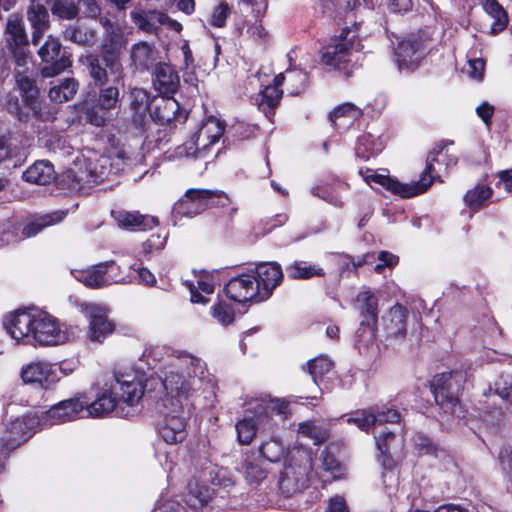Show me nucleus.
<instances>
[{
	"label": "nucleus",
	"instance_id": "338daca9",
	"mask_svg": "<svg viewBox=\"0 0 512 512\" xmlns=\"http://www.w3.org/2000/svg\"><path fill=\"white\" fill-rule=\"evenodd\" d=\"M494 390L497 395L507 400L512 405V376L501 375L494 383Z\"/></svg>",
	"mask_w": 512,
	"mask_h": 512
},
{
	"label": "nucleus",
	"instance_id": "4c0bfd02",
	"mask_svg": "<svg viewBox=\"0 0 512 512\" xmlns=\"http://www.w3.org/2000/svg\"><path fill=\"white\" fill-rule=\"evenodd\" d=\"M213 490L206 484L194 480L189 483L186 503L192 509H199L212 498Z\"/></svg>",
	"mask_w": 512,
	"mask_h": 512
},
{
	"label": "nucleus",
	"instance_id": "ddd939ff",
	"mask_svg": "<svg viewBox=\"0 0 512 512\" xmlns=\"http://www.w3.org/2000/svg\"><path fill=\"white\" fill-rule=\"evenodd\" d=\"M85 407L87 415L92 418L105 417L111 413H115L118 417L130 415V411H125L124 407L121 406L112 382L98 391L93 402L88 403L86 399Z\"/></svg>",
	"mask_w": 512,
	"mask_h": 512
},
{
	"label": "nucleus",
	"instance_id": "7ed1b4c3",
	"mask_svg": "<svg viewBox=\"0 0 512 512\" xmlns=\"http://www.w3.org/2000/svg\"><path fill=\"white\" fill-rule=\"evenodd\" d=\"M457 157L449 154L447 149L441 148L429 154L427 158L426 168L423 171L420 179L411 183L399 182L396 178L388 175L378 174L372 170L361 172L363 180L371 185L373 183L380 185L390 193L397 195L401 198H411L426 192L432 185L434 179L438 177L441 171V166L448 169L457 164Z\"/></svg>",
	"mask_w": 512,
	"mask_h": 512
},
{
	"label": "nucleus",
	"instance_id": "423d86ee",
	"mask_svg": "<svg viewBox=\"0 0 512 512\" xmlns=\"http://www.w3.org/2000/svg\"><path fill=\"white\" fill-rule=\"evenodd\" d=\"M465 382L462 371H450L438 374L432 381L435 401L445 413L456 414L460 409L458 395Z\"/></svg>",
	"mask_w": 512,
	"mask_h": 512
},
{
	"label": "nucleus",
	"instance_id": "2f4dec72",
	"mask_svg": "<svg viewBox=\"0 0 512 512\" xmlns=\"http://www.w3.org/2000/svg\"><path fill=\"white\" fill-rule=\"evenodd\" d=\"M71 274L76 280L90 288H102L108 286L103 263H99L87 269L72 270Z\"/></svg>",
	"mask_w": 512,
	"mask_h": 512
},
{
	"label": "nucleus",
	"instance_id": "f257e3e1",
	"mask_svg": "<svg viewBox=\"0 0 512 512\" xmlns=\"http://www.w3.org/2000/svg\"><path fill=\"white\" fill-rule=\"evenodd\" d=\"M7 333L17 343L58 346L69 342L74 334L70 326L40 309L16 310L3 320Z\"/></svg>",
	"mask_w": 512,
	"mask_h": 512
},
{
	"label": "nucleus",
	"instance_id": "9d476101",
	"mask_svg": "<svg viewBox=\"0 0 512 512\" xmlns=\"http://www.w3.org/2000/svg\"><path fill=\"white\" fill-rule=\"evenodd\" d=\"M160 416L158 432L161 438L170 445H176L187 436V420L185 407L156 405Z\"/></svg>",
	"mask_w": 512,
	"mask_h": 512
},
{
	"label": "nucleus",
	"instance_id": "58836bf2",
	"mask_svg": "<svg viewBox=\"0 0 512 512\" xmlns=\"http://www.w3.org/2000/svg\"><path fill=\"white\" fill-rule=\"evenodd\" d=\"M150 96L142 88H133L130 91V108L133 111V121L137 124L142 123L147 112L151 110Z\"/></svg>",
	"mask_w": 512,
	"mask_h": 512
},
{
	"label": "nucleus",
	"instance_id": "f8f14e48",
	"mask_svg": "<svg viewBox=\"0 0 512 512\" xmlns=\"http://www.w3.org/2000/svg\"><path fill=\"white\" fill-rule=\"evenodd\" d=\"M79 311L89 320L87 337L92 342H102L114 331V324L108 319V308L106 306L76 302Z\"/></svg>",
	"mask_w": 512,
	"mask_h": 512
},
{
	"label": "nucleus",
	"instance_id": "f03ea898",
	"mask_svg": "<svg viewBox=\"0 0 512 512\" xmlns=\"http://www.w3.org/2000/svg\"><path fill=\"white\" fill-rule=\"evenodd\" d=\"M207 374L205 362L196 356L183 354L174 359L160 371L163 393L157 405L186 408L191 395Z\"/></svg>",
	"mask_w": 512,
	"mask_h": 512
},
{
	"label": "nucleus",
	"instance_id": "c9c22d12",
	"mask_svg": "<svg viewBox=\"0 0 512 512\" xmlns=\"http://www.w3.org/2000/svg\"><path fill=\"white\" fill-rule=\"evenodd\" d=\"M115 219L119 226L127 229L146 230L157 225V220L154 217L136 212H118Z\"/></svg>",
	"mask_w": 512,
	"mask_h": 512
},
{
	"label": "nucleus",
	"instance_id": "2eb2a0df",
	"mask_svg": "<svg viewBox=\"0 0 512 512\" xmlns=\"http://www.w3.org/2000/svg\"><path fill=\"white\" fill-rule=\"evenodd\" d=\"M105 27V38L102 46V57L110 72L117 77L122 72V65L118 60V55L124 45L120 28L111 23L108 19H101Z\"/></svg>",
	"mask_w": 512,
	"mask_h": 512
},
{
	"label": "nucleus",
	"instance_id": "864d4df0",
	"mask_svg": "<svg viewBox=\"0 0 512 512\" xmlns=\"http://www.w3.org/2000/svg\"><path fill=\"white\" fill-rule=\"evenodd\" d=\"M395 436L392 432H384L375 436L376 445L382 455V465L385 469L392 470L394 468V461L389 457L390 452L389 443L394 440Z\"/></svg>",
	"mask_w": 512,
	"mask_h": 512
},
{
	"label": "nucleus",
	"instance_id": "13d9d810",
	"mask_svg": "<svg viewBox=\"0 0 512 512\" xmlns=\"http://www.w3.org/2000/svg\"><path fill=\"white\" fill-rule=\"evenodd\" d=\"M51 10L54 15L63 19H73L78 13L73 0H55Z\"/></svg>",
	"mask_w": 512,
	"mask_h": 512
},
{
	"label": "nucleus",
	"instance_id": "473e14b6",
	"mask_svg": "<svg viewBox=\"0 0 512 512\" xmlns=\"http://www.w3.org/2000/svg\"><path fill=\"white\" fill-rule=\"evenodd\" d=\"M25 181L39 185L50 184L56 178L53 165L48 161H37L24 173Z\"/></svg>",
	"mask_w": 512,
	"mask_h": 512
},
{
	"label": "nucleus",
	"instance_id": "a18cd8bd",
	"mask_svg": "<svg viewBox=\"0 0 512 512\" xmlns=\"http://www.w3.org/2000/svg\"><path fill=\"white\" fill-rule=\"evenodd\" d=\"M390 324L387 329L389 334L398 338L405 335L406 332V310L400 306L395 305L389 311Z\"/></svg>",
	"mask_w": 512,
	"mask_h": 512
},
{
	"label": "nucleus",
	"instance_id": "72a5a7b5",
	"mask_svg": "<svg viewBox=\"0 0 512 512\" xmlns=\"http://www.w3.org/2000/svg\"><path fill=\"white\" fill-rule=\"evenodd\" d=\"M66 213L55 211L50 214L42 215L27 222L21 231L22 239L30 238L40 233L44 228L61 222Z\"/></svg>",
	"mask_w": 512,
	"mask_h": 512
},
{
	"label": "nucleus",
	"instance_id": "a19ab883",
	"mask_svg": "<svg viewBox=\"0 0 512 512\" xmlns=\"http://www.w3.org/2000/svg\"><path fill=\"white\" fill-rule=\"evenodd\" d=\"M492 193L493 190L491 187L484 184H477L467 191L464 196V202L471 210L476 211L485 204L492 196Z\"/></svg>",
	"mask_w": 512,
	"mask_h": 512
},
{
	"label": "nucleus",
	"instance_id": "39448f33",
	"mask_svg": "<svg viewBox=\"0 0 512 512\" xmlns=\"http://www.w3.org/2000/svg\"><path fill=\"white\" fill-rule=\"evenodd\" d=\"M360 50V40L355 32L342 31L338 38L324 48L321 61L329 68L344 71L349 75L348 67L354 61L355 54Z\"/></svg>",
	"mask_w": 512,
	"mask_h": 512
},
{
	"label": "nucleus",
	"instance_id": "69168bd1",
	"mask_svg": "<svg viewBox=\"0 0 512 512\" xmlns=\"http://www.w3.org/2000/svg\"><path fill=\"white\" fill-rule=\"evenodd\" d=\"M64 37L77 44H87L94 38L92 31L83 30L80 27L71 26L64 32Z\"/></svg>",
	"mask_w": 512,
	"mask_h": 512
},
{
	"label": "nucleus",
	"instance_id": "79ce46f5",
	"mask_svg": "<svg viewBox=\"0 0 512 512\" xmlns=\"http://www.w3.org/2000/svg\"><path fill=\"white\" fill-rule=\"evenodd\" d=\"M78 89V83L68 78L59 85L51 87L49 90V98L55 103H63L73 98Z\"/></svg>",
	"mask_w": 512,
	"mask_h": 512
},
{
	"label": "nucleus",
	"instance_id": "6e6d98bb",
	"mask_svg": "<svg viewBox=\"0 0 512 512\" xmlns=\"http://www.w3.org/2000/svg\"><path fill=\"white\" fill-rule=\"evenodd\" d=\"M28 20L31 25L49 26V14L46 7L38 0H33L28 9Z\"/></svg>",
	"mask_w": 512,
	"mask_h": 512
},
{
	"label": "nucleus",
	"instance_id": "bf43d9fd",
	"mask_svg": "<svg viewBox=\"0 0 512 512\" xmlns=\"http://www.w3.org/2000/svg\"><path fill=\"white\" fill-rule=\"evenodd\" d=\"M119 99V90L117 87L110 86L100 90L98 97V106L101 110L108 111L115 108Z\"/></svg>",
	"mask_w": 512,
	"mask_h": 512
},
{
	"label": "nucleus",
	"instance_id": "0e129e2a",
	"mask_svg": "<svg viewBox=\"0 0 512 512\" xmlns=\"http://www.w3.org/2000/svg\"><path fill=\"white\" fill-rule=\"evenodd\" d=\"M103 264L108 286L114 283L128 282V275H124L121 271V267L114 261H107Z\"/></svg>",
	"mask_w": 512,
	"mask_h": 512
},
{
	"label": "nucleus",
	"instance_id": "20e7f679",
	"mask_svg": "<svg viewBox=\"0 0 512 512\" xmlns=\"http://www.w3.org/2000/svg\"><path fill=\"white\" fill-rule=\"evenodd\" d=\"M288 409L284 400L261 397L251 400L243 418L236 422L237 440L241 445H249L259 433H273L277 426L274 416L283 419Z\"/></svg>",
	"mask_w": 512,
	"mask_h": 512
},
{
	"label": "nucleus",
	"instance_id": "4d7b16f0",
	"mask_svg": "<svg viewBox=\"0 0 512 512\" xmlns=\"http://www.w3.org/2000/svg\"><path fill=\"white\" fill-rule=\"evenodd\" d=\"M212 317L221 325L227 326L233 323L235 313L233 308L224 302H219L211 308Z\"/></svg>",
	"mask_w": 512,
	"mask_h": 512
},
{
	"label": "nucleus",
	"instance_id": "c03bdc74",
	"mask_svg": "<svg viewBox=\"0 0 512 512\" xmlns=\"http://www.w3.org/2000/svg\"><path fill=\"white\" fill-rule=\"evenodd\" d=\"M259 450L270 462H279L285 457L287 452L286 446L275 436H272L269 440L263 441Z\"/></svg>",
	"mask_w": 512,
	"mask_h": 512
},
{
	"label": "nucleus",
	"instance_id": "1a4fd4ad",
	"mask_svg": "<svg viewBox=\"0 0 512 512\" xmlns=\"http://www.w3.org/2000/svg\"><path fill=\"white\" fill-rule=\"evenodd\" d=\"M38 427L44 428L42 417L36 413H29L9 424L5 435L0 440V469L3 466V459L8 455L9 451L17 448L21 443L30 438Z\"/></svg>",
	"mask_w": 512,
	"mask_h": 512
},
{
	"label": "nucleus",
	"instance_id": "dca6fc26",
	"mask_svg": "<svg viewBox=\"0 0 512 512\" xmlns=\"http://www.w3.org/2000/svg\"><path fill=\"white\" fill-rule=\"evenodd\" d=\"M311 466V456L304 450L293 449L284 458V471L281 473L279 484L281 489L290 492L294 489L292 480L299 481V477L306 475Z\"/></svg>",
	"mask_w": 512,
	"mask_h": 512
},
{
	"label": "nucleus",
	"instance_id": "5fc2aeb1",
	"mask_svg": "<svg viewBox=\"0 0 512 512\" xmlns=\"http://www.w3.org/2000/svg\"><path fill=\"white\" fill-rule=\"evenodd\" d=\"M202 133L208 134V138L210 142H218V140L222 137L225 124L220 119L210 116L202 123Z\"/></svg>",
	"mask_w": 512,
	"mask_h": 512
},
{
	"label": "nucleus",
	"instance_id": "5701e85b",
	"mask_svg": "<svg viewBox=\"0 0 512 512\" xmlns=\"http://www.w3.org/2000/svg\"><path fill=\"white\" fill-rule=\"evenodd\" d=\"M254 275L259 283L260 300L268 299L283 279L281 266L275 262L257 265Z\"/></svg>",
	"mask_w": 512,
	"mask_h": 512
},
{
	"label": "nucleus",
	"instance_id": "f3484780",
	"mask_svg": "<svg viewBox=\"0 0 512 512\" xmlns=\"http://www.w3.org/2000/svg\"><path fill=\"white\" fill-rule=\"evenodd\" d=\"M6 41L9 49L14 54L17 66H26L29 62V57L25 51L28 45V39L21 19L16 14L8 18L6 24Z\"/></svg>",
	"mask_w": 512,
	"mask_h": 512
},
{
	"label": "nucleus",
	"instance_id": "6ab92c4d",
	"mask_svg": "<svg viewBox=\"0 0 512 512\" xmlns=\"http://www.w3.org/2000/svg\"><path fill=\"white\" fill-rule=\"evenodd\" d=\"M226 295L237 302H261L259 283L254 274H241L230 279L225 286Z\"/></svg>",
	"mask_w": 512,
	"mask_h": 512
},
{
	"label": "nucleus",
	"instance_id": "c85d7f7f",
	"mask_svg": "<svg viewBox=\"0 0 512 512\" xmlns=\"http://www.w3.org/2000/svg\"><path fill=\"white\" fill-rule=\"evenodd\" d=\"M284 80V74L279 73L274 78V84L266 86L256 98V104L258 105L259 109L263 111L268 117L271 111L278 104L283 94V91L279 89V86L282 85Z\"/></svg>",
	"mask_w": 512,
	"mask_h": 512
},
{
	"label": "nucleus",
	"instance_id": "cd10ccee",
	"mask_svg": "<svg viewBox=\"0 0 512 512\" xmlns=\"http://www.w3.org/2000/svg\"><path fill=\"white\" fill-rule=\"evenodd\" d=\"M153 83L161 94H170L176 91L179 76L170 64L160 63L155 68Z\"/></svg>",
	"mask_w": 512,
	"mask_h": 512
},
{
	"label": "nucleus",
	"instance_id": "680f3d73",
	"mask_svg": "<svg viewBox=\"0 0 512 512\" xmlns=\"http://www.w3.org/2000/svg\"><path fill=\"white\" fill-rule=\"evenodd\" d=\"M464 74L475 81H482L485 72V62L481 58L469 59L462 68Z\"/></svg>",
	"mask_w": 512,
	"mask_h": 512
},
{
	"label": "nucleus",
	"instance_id": "aec40b11",
	"mask_svg": "<svg viewBox=\"0 0 512 512\" xmlns=\"http://www.w3.org/2000/svg\"><path fill=\"white\" fill-rule=\"evenodd\" d=\"M112 383L122 407L123 405L133 407L144 394L142 380L135 374L126 373L116 375Z\"/></svg>",
	"mask_w": 512,
	"mask_h": 512
},
{
	"label": "nucleus",
	"instance_id": "f704fd0d",
	"mask_svg": "<svg viewBox=\"0 0 512 512\" xmlns=\"http://www.w3.org/2000/svg\"><path fill=\"white\" fill-rule=\"evenodd\" d=\"M482 7L490 19V33L503 31L508 24V15L503 7L495 0H483Z\"/></svg>",
	"mask_w": 512,
	"mask_h": 512
},
{
	"label": "nucleus",
	"instance_id": "c756f323",
	"mask_svg": "<svg viewBox=\"0 0 512 512\" xmlns=\"http://www.w3.org/2000/svg\"><path fill=\"white\" fill-rule=\"evenodd\" d=\"M152 104L150 116L161 125L174 120L179 109L177 101L170 97H155L152 99Z\"/></svg>",
	"mask_w": 512,
	"mask_h": 512
},
{
	"label": "nucleus",
	"instance_id": "e433bc0d",
	"mask_svg": "<svg viewBox=\"0 0 512 512\" xmlns=\"http://www.w3.org/2000/svg\"><path fill=\"white\" fill-rule=\"evenodd\" d=\"M361 109L352 103H343L330 113V120L335 127L346 128L361 115Z\"/></svg>",
	"mask_w": 512,
	"mask_h": 512
},
{
	"label": "nucleus",
	"instance_id": "603ef678",
	"mask_svg": "<svg viewBox=\"0 0 512 512\" xmlns=\"http://www.w3.org/2000/svg\"><path fill=\"white\" fill-rule=\"evenodd\" d=\"M308 68L307 65H304V69H293L287 70L284 75L285 80L288 81L289 84V92L291 94L297 95L299 94L305 87L308 76L305 71Z\"/></svg>",
	"mask_w": 512,
	"mask_h": 512
},
{
	"label": "nucleus",
	"instance_id": "b1692460",
	"mask_svg": "<svg viewBox=\"0 0 512 512\" xmlns=\"http://www.w3.org/2000/svg\"><path fill=\"white\" fill-rule=\"evenodd\" d=\"M399 413L393 409L378 412L376 415L372 409L361 410L346 418L348 424H355L361 431L368 432L373 426L381 422H397Z\"/></svg>",
	"mask_w": 512,
	"mask_h": 512
},
{
	"label": "nucleus",
	"instance_id": "9b49d317",
	"mask_svg": "<svg viewBox=\"0 0 512 512\" xmlns=\"http://www.w3.org/2000/svg\"><path fill=\"white\" fill-rule=\"evenodd\" d=\"M426 54V40L418 34L398 39L394 47L395 63L400 72L408 73L417 69Z\"/></svg>",
	"mask_w": 512,
	"mask_h": 512
},
{
	"label": "nucleus",
	"instance_id": "09e8293b",
	"mask_svg": "<svg viewBox=\"0 0 512 512\" xmlns=\"http://www.w3.org/2000/svg\"><path fill=\"white\" fill-rule=\"evenodd\" d=\"M21 240L22 236L14 219H5L0 222V247L8 246Z\"/></svg>",
	"mask_w": 512,
	"mask_h": 512
},
{
	"label": "nucleus",
	"instance_id": "bb28decb",
	"mask_svg": "<svg viewBox=\"0 0 512 512\" xmlns=\"http://www.w3.org/2000/svg\"><path fill=\"white\" fill-rule=\"evenodd\" d=\"M158 57L157 49L146 41L135 43L130 49V59L136 70H149L156 63Z\"/></svg>",
	"mask_w": 512,
	"mask_h": 512
},
{
	"label": "nucleus",
	"instance_id": "49530a36",
	"mask_svg": "<svg viewBox=\"0 0 512 512\" xmlns=\"http://www.w3.org/2000/svg\"><path fill=\"white\" fill-rule=\"evenodd\" d=\"M238 469L249 484H259L267 476L265 469L248 457L243 460Z\"/></svg>",
	"mask_w": 512,
	"mask_h": 512
},
{
	"label": "nucleus",
	"instance_id": "de8ad7c7",
	"mask_svg": "<svg viewBox=\"0 0 512 512\" xmlns=\"http://www.w3.org/2000/svg\"><path fill=\"white\" fill-rule=\"evenodd\" d=\"M187 286L193 303H207V299L203 294L210 295L214 292V284L209 276H203L200 278L197 281V286L193 283H189Z\"/></svg>",
	"mask_w": 512,
	"mask_h": 512
},
{
	"label": "nucleus",
	"instance_id": "37998d69",
	"mask_svg": "<svg viewBox=\"0 0 512 512\" xmlns=\"http://www.w3.org/2000/svg\"><path fill=\"white\" fill-rule=\"evenodd\" d=\"M288 277L293 279H309L315 276H324V270L316 264L294 262L287 267Z\"/></svg>",
	"mask_w": 512,
	"mask_h": 512
},
{
	"label": "nucleus",
	"instance_id": "a878e982",
	"mask_svg": "<svg viewBox=\"0 0 512 512\" xmlns=\"http://www.w3.org/2000/svg\"><path fill=\"white\" fill-rule=\"evenodd\" d=\"M213 144L215 143L210 142L208 134L202 133L201 126L197 133H195L189 140H187L185 143H183L182 145L178 146L175 149L174 157L205 158L207 148Z\"/></svg>",
	"mask_w": 512,
	"mask_h": 512
},
{
	"label": "nucleus",
	"instance_id": "ea45409f",
	"mask_svg": "<svg viewBox=\"0 0 512 512\" xmlns=\"http://www.w3.org/2000/svg\"><path fill=\"white\" fill-rule=\"evenodd\" d=\"M385 142L380 137L367 133L358 138L357 146L355 148L357 156L368 159L371 156L377 155L384 148Z\"/></svg>",
	"mask_w": 512,
	"mask_h": 512
},
{
	"label": "nucleus",
	"instance_id": "0eeeda50",
	"mask_svg": "<svg viewBox=\"0 0 512 512\" xmlns=\"http://www.w3.org/2000/svg\"><path fill=\"white\" fill-rule=\"evenodd\" d=\"M109 164V159L104 156L94 161L77 157L74 166L66 171L65 177L71 180V189L79 190L85 185L100 183L107 178L110 173Z\"/></svg>",
	"mask_w": 512,
	"mask_h": 512
},
{
	"label": "nucleus",
	"instance_id": "393cba45",
	"mask_svg": "<svg viewBox=\"0 0 512 512\" xmlns=\"http://www.w3.org/2000/svg\"><path fill=\"white\" fill-rule=\"evenodd\" d=\"M17 85L22 92L25 103L33 111V114L40 119H46L47 116L43 111V103L38 99V89L34 80L27 74V71H16L15 74Z\"/></svg>",
	"mask_w": 512,
	"mask_h": 512
},
{
	"label": "nucleus",
	"instance_id": "774afa93",
	"mask_svg": "<svg viewBox=\"0 0 512 512\" xmlns=\"http://www.w3.org/2000/svg\"><path fill=\"white\" fill-rule=\"evenodd\" d=\"M209 479L212 484L219 487H230L234 484L230 472L226 468H212L209 471Z\"/></svg>",
	"mask_w": 512,
	"mask_h": 512
},
{
	"label": "nucleus",
	"instance_id": "6e6552de",
	"mask_svg": "<svg viewBox=\"0 0 512 512\" xmlns=\"http://www.w3.org/2000/svg\"><path fill=\"white\" fill-rule=\"evenodd\" d=\"M228 198L223 192L208 189H188L185 195L174 204L173 213L179 216L194 217L212 206H224Z\"/></svg>",
	"mask_w": 512,
	"mask_h": 512
},
{
	"label": "nucleus",
	"instance_id": "3c124183",
	"mask_svg": "<svg viewBox=\"0 0 512 512\" xmlns=\"http://www.w3.org/2000/svg\"><path fill=\"white\" fill-rule=\"evenodd\" d=\"M309 374L312 376L313 381L318 383L326 374L333 368V362L327 357L320 356L307 363Z\"/></svg>",
	"mask_w": 512,
	"mask_h": 512
},
{
	"label": "nucleus",
	"instance_id": "8fccbe9b",
	"mask_svg": "<svg viewBox=\"0 0 512 512\" xmlns=\"http://www.w3.org/2000/svg\"><path fill=\"white\" fill-rule=\"evenodd\" d=\"M298 434L301 437L309 438L314 444L324 442L328 437V432L325 428L318 426L313 421H305L299 424Z\"/></svg>",
	"mask_w": 512,
	"mask_h": 512
},
{
	"label": "nucleus",
	"instance_id": "412c9836",
	"mask_svg": "<svg viewBox=\"0 0 512 512\" xmlns=\"http://www.w3.org/2000/svg\"><path fill=\"white\" fill-rule=\"evenodd\" d=\"M60 51V42L52 36H49L44 45H42L38 50V55L42 61L51 63L42 69V75L44 77H53L58 75L71 66V60L68 56L63 55L58 59Z\"/></svg>",
	"mask_w": 512,
	"mask_h": 512
},
{
	"label": "nucleus",
	"instance_id": "4be33fe9",
	"mask_svg": "<svg viewBox=\"0 0 512 512\" xmlns=\"http://www.w3.org/2000/svg\"><path fill=\"white\" fill-rule=\"evenodd\" d=\"M355 308L362 317L361 326L366 327L368 341L372 340L378 319V298L369 288H363L356 296Z\"/></svg>",
	"mask_w": 512,
	"mask_h": 512
},
{
	"label": "nucleus",
	"instance_id": "4468645a",
	"mask_svg": "<svg viewBox=\"0 0 512 512\" xmlns=\"http://www.w3.org/2000/svg\"><path fill=\"white\" fill-rule=\"evenodd\" d=\"M85 405V395L60 401L42 414L43 427L75 420L86 411Z\"/></svg>",
	"mask_w": 512,
	"mask_h": 512
},
{
	"label": "nucleus",
	"instance_id": "052dcab7",
	"mask_svg": "<svg viewBox=\"0 0 512 512\" xmlns=\"http://www.w3.org/2000/svg\"><path fill=\"white\" fill-rule=\"evenodd\" d=\"M499 462L505 474L507 490L512 494V451L503 447L499 452Z\"/></svg>",
	"mask_w": 512,
	"mask_h": 512
},
{
	"label": "nucleus",
	"instance_id": "a211bd4d",
	"mask_svg": "<svg viewBox=\"0 0 512 512\" xmlns=\"http://www.w3.org/2000/svg\"><path fill=\"white\" fill-rule=\"evenodd\" d=\"M21 379L26 384L49 388L60 380L57 368L47 361H33L21 368Z\"/></svg>",
	"mask_w": 512,
	"mask_h": 512
},
{
	"label": "nucleus",
	"instance_id": "7c9ffc66",
	"mask_svg": "<svg viewBox=\"0 0 512 512\" xmlns=\"http://www.w3.org/2000/svg\"><path fill=\"white\" fill-rule=\"evenodd\" d=\"M130 16L138 29L146 33H156L162 26V22L166 20V14L155 10L134 9Z\"/></svg>",
	"mask_w": 512,
	"mask_h": 512
},
{
	"label": "nucleus",
	"instance_id": "e2e57ef3",
	"mask_svg": "<svg viewBox=\"0 0 512 512\" xmlns=\"http://www.w3.org/2000/svg\"><path fill=\"white\" fill-rule=\"evenodd\" d=\"M85 62L89 68L90 76L94 79L96 84L103 85L108 81L107 72L100 66L97 57L89 55L86 57Z\"/></svg>",
	"mask_w": 512,
	"mask_h": 512
}]
</instances>
